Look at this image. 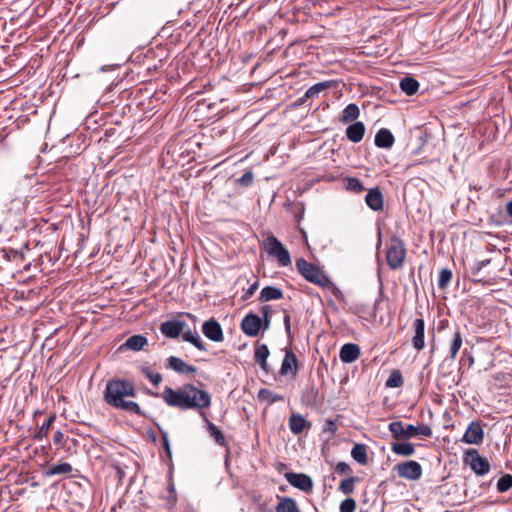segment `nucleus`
<instances>
[{
  "label": "nucleus",
  "instance_id": "obj_11",
  "mask_svg": "<svg viewBox=\"0 0 512 512\" xmlns=\"http://www.w3.org/2000/svg\"><path fill=\"white\" fill-rule=\"evenodd\" d=\"M287 482L303 492H310L313 489V481L310 476L304 473H285Z\"/></svg>",
  "mask_w": 512,
  "mask_h": 512
},
{
  "label": "nucleus",
  "instance_id": "obj_37",
  "mask_svg": "<svg viewBox=\"0 0 512 512\" xmlns=\"http://www.w3.org/2000/svg\"><path fill=\"white\" fill-rule=\"evenodd\" d=\"M56 419V415L53 414L49 416V418L38 428L37 432L34 435L35 440H43L48 436V433L52 427V424L54 423Z\"/></svg>",
  "mask_w": 512,
  "mask_h": 512
},
{
  "label": "nucleus",
  "instance_id": "obj_23",
  "mask_svg": "<svg viewBox=\"0 0 512 512\" xmlns=\"http://www.w3.org/2000/svg\"><path fill=\"white\" fill-rule=\"evenodd\" d=\"M270 352L268 349V346L266 344H257L255 348L254 353V359L255 361L260 365L261 369L268 374L269 373V366L267 364V358L269 356Z\"/></svg>",
  "mask_w": 512,
  "mask_h": 512
},
{
  "label": "nucleus",
  "instance_id": "obj_18",
  "mask_svg": "<svg viewBox=\"0 0 512 512\" xmlns=\"http://www.w3.org/2000/svg\"><path fill=\"white\" fill-rule=\"evenodd\" d=\"M167 368L180 374H192L196 372V367L184 362L181 358L170 356L167 359Z\"/></svg>",
  "mask_w": 512,
  "mask_h": 512
},
{
  "label": "nucleus",
  "instance_id": "obj_6",
  "mask_svg": "<svg viewBox=\"0 0 512 512\" xmlns=\"http://www.w3.org/2000/svg\"><path fill=\"white\" fill-rule=\"evenodd\" d=\"M406 249L403 241L394 236L387 243L386 261L390 269L396 270L403 266Z\"/></svg>",
  "mask_w": 512,
  "mask_h": 512
},
{
  "label": "nucleus",
  "instance_id": "obj_40",
  "mask_svg": "<svg viewBox=\"0 0 512 512\" xmlns=\"http://www.w3.org/2000/svg\"><path fill=\"white\" fill-rule=\"evenodd\" d=\"M355 483H356V478L353 476H350L346 479H343L340 482L338 489L345 495H350L354 492Z\"/></svg>",
  "mask_w": 512,
  "mask_h": 512
},
{
  "label": "nucleus",
  "instance_id": "obj_48",
  "mask_svg": "<svg viewBox=\"0 0 512 512\" xmlns=\"http://www.w3.org/2000/svg\"><path fill=\"white\" fill-rule=\"evenodd\" d=\"M490 264V259L477 261L473 264L471 270L473 274H478L480 270Z\"/></svg>",
  "mask_w": 512,
  "mask_h": 512
},
{
  "label": "nucleus",
  "instance_id": "obj_19",
  "mask_svg": "<svg viewBox=\"0 0 512 512\" xmlns=\"http://www.w3.org/2000/svg\"><path fill=\"white\" fill-rule=\"evenodd\" d=\"M360 353V348L357 344L346 343L341 347L339 357L344 363H352L359 358Z\"/></svg>",
  "mask_w": 512,
  "mask_h": 512
},
{
  "label": "nucleus",
  "instance_id": "obj_57",
  "mask_svg": "<svg viewBox=\"0 0 512 512\" xmlns=\"http://www.w3.org/2000/svg\"><path fill=\"white\" fill-rule=\"evenodd\" d=\"M270 326V318H263L262 319V328L264 330H267Z\"/></svg>",
  "mask_w": 512,
  "mask_h": 512
},
{
  "label": "nucleus",
  "instance_id": "obj_34",
  "mask_svg": "<svg viewBox=\"0 0 512 512\" xmlns=\"http://www.w3.org/2000/svg\"><path fill=\"white\" fill-rule=\"evenodd\" d=\"M399 86L408 96H412L418 91L419 82L415 78L407 76L400 80Z\"/></svg>",
  "mask_w": 512,
  "mask_h": 512
},
{
  "label": "nucleus",
  "instance_id": "obj_63",
  "mask_svg": "<svg viewBox=\"0 0 512 512\" xmlns=\"http://www.w3.org/2000/svg\"><path fill=\"white\" fill-rule=\"evenodd\" d=\"M445 323L447 324L448 322L447 321H442L441 325H440V328H444L445 327Z\"/></svg>",
  "mask_w": 512,
  "mask_h": 512
},
{
  "label": "nucleus",
  "instance_id": "obj_13",
  "mask_svg": "<svg viewBox=\"0 0 512 512\" xmlns=\"http://www.w3.org/2000/svg\"><path fill=\"white\" fill-rule=\"evenodd\" d=\"M202 332L206 338L213 342H222L224 340L223 329L220 323L214 318L202 324Z\"/></svg>",
  "mask_w": 512,
  "mask_h": 512
},
{
  "label": "nucleus",
  "instance_id": "obj_53",
  "mask_svg": "<svg viewBox=\"0 0 512 512\" xmlns=\"http://www.w3.org/2000/svg\"><path fill=\"white\" fill-rule=\"evenodd\" d=\"M63 440L64 434L60 430H57L53 435V442L55 444H62Z\"/></svg>",
  "mask_w": 512,
  "mask_h": 512
},
{
  "label": "nucleus",
  "instance_id": "obj_14",
  "mask_svg": "<svg viewBox=\"0 0 512 512\" xmlns=\"http://www.w3.org/2000/svg\"><path fill=\"white\" fill-rule=\"evenodd\" d=\"M414 335L411 339L412 346L415 350L421 351L425 347V322L422 318H417L412 323Z\"/></svg>",
  "mask_w": 512,
  "mask_h": 512
},
{
  "label": "nucleus",
  "instance_id": "obj_50",
  "mask_svg": "<svg viewBox=\"0 0 512 512\" xmlns=\"http://www.w3.org/2000/svg\"><path fill=\"white\" fill-rule=\"evenodd\" d=\"M162 444H163V448H164L167 456L171 457V449H170L168 435L166 432L162 433Z\"/></svg>",
  "mask_w": 512,
  "mask_h": 512
},
{
  "label": "nucleus",
  "instance_id": "obj_41",
  "mask_svg": "<svg viewBox=\"0 0 512 512\" xmlns=\"http://www.w3.org/2000/svg\"><path fill=\"white\" fill-rule=\"evenodd\" d=\"M452 279V272L448 268H443L439 272L438 287L439 289H445Z\"/></svg>",
  "mask_w": 512,
  "mask_h": 512
},
{
  "label": "nucleus",
  "instance_id": "obj_32",
  "mask_svg": "<svg viewBox=\"0 0 512 512\" xmlns=\"http://www.w3.org/2000/svg\"><path fill=\"white\" fill-rule=\"evenodd\" d=\"M391 450L394 454L401 456H412L415 453V447L409 442H396L391 446Z\"/></svg>",
  "mask_w": 512,
  "mask_h": 512
},
{
  "label": "nucleus",
  "instance_id": "obj_58",
  "mask_svg": "<svg viewBox=\"0 0 512 512\" xmlns=\"http://www.w3.org/2000/svg\"><path fill=\"white\" fill-rule=\"evenodd\" d=\"M507 213L512 217V200L507 204Z\"/></svg>",
  "mask_w": 512,
  "mask_h": 512
},
{
  "label": "nucleus",
  "instance_id": "obj_24",
  "mask_svg": "<svg viewBox=\"0 0 512 512\" xmlns=\"http://www.w3.org/2000/svg\"><path fill=\"white\" fill-rule=\"evenodd\" d=\"M394 136L390 130L386 128L380 129L375 135V145L379 148H391L394 144Z\"/></svg>",
  "mask_w": 512,
  "mask_h": 512
},
{
  "label": "nucleus",
  "instance_id": "obj_7",
  "mask_svg": "<svg viewBox=\"0 0 512 512\" xmlns=\"http://www.w3.org/2000/svg\"><path fill=\"white\" fill-rule=\"evenodd\" d=\"M463 461L479 476L486 475L490 471L489 461L480 456L476 449L467 450L464 454Z\"/></svg>",
  "mask_w": 512,
  "mask_h": 512
},
{
  "label": "nucleus",
  "instance_id": "obj_22",
  "mask_svg": "<svg viewBox=\"0 0 512 512\" xmlns=\"http://www.w3.org/2000/svg\"><path fill=\"white\" fill-rule=\"evenodd\" d=\"M365 134V125L362 122H354L346 128V137L353 143L360 142Z\"/></svg>",
  "mask_w": 512,
  "mask_h": 512
},
{
  "label": "nucleus",
  "instance_id": "obj_17",
  "mask_svg": "<svg viewBox=\"0 0 512 512\" xmlns=\"http://www.w3.org/2000/svg\"><path fill=\"white\" fill-rule=\"evenodd\" d=\"M148 344V339L141 334L130 336L123 344L118 348L119 351H140Z\"/></svg>",
  "mask_w": 512,
  "mask_h": 512
},
{
  "label": "nucleus",
  "instance_id": "obj_10",
  "mask_svg": "<svg viewBox=\"0 0 512 512\" xmlns=\"http://www.w3.org/2000/svg\"><path fill=\"white\" fill-rule=\"evenodd\" d=\"M240 327L245 335L256 337L262 328V319L254 313H248L242 319Z\"/></svg>",
  "mask_w": 512,
  "mask_h": 512
},
{
  "label": "nucleus",
  "instance_id": "obj_33",
  "mask_svg": "<svg viewBox=\"0 0 512 512\" xmlns=\"http://www.w3.org/2000/svg\"><path fill=\"white\" fill-rule=\"evenodd\" d=\"M352 458L361 465H366L368 462L367 446L365 444L357 443L351 450Z\"/></svg>",
  "mask_w": 512,
  "mask_h": 512
},
{
  "label": "nucleus",
  "instance_id": "obj_54",
  "mask_svg": "<svg viewBox=\"0 0 512 512\" xmlns=\"http://www.w3.org/2000/svg\"><path fill=\"white\" fill-rule=\"evenodd\" d=\"M260 312L263 318H270L271 307L269 305H264L261 307Z\"/></svg>",
  "mask_w": 512,
  "mask_h": 512
},
{
  "label": "nucleus",
  "instance_id": "obj_21",
  "mask_svg": "<svg viewBox=\"0 0 512 512\" xmlns=\"http://www.w3.org/2000/svg\"><path fill=\"white\" fill-rule=\"evenodd\" d=\"M289 428L294 435L301 434L305 429H310L311 423L301 414H292L289 418Z\"/></svg>",
  "mask_w": 512,
  "mask_h": 512
},
{
  "label": "nucleus",
  "instance_id": "obj_5",
  "mask_svg": "<svg viewBox=\"0 0 512 512\" xmlns=\"http://www.w3.org/2000/svg\"><path fill=\"white\" fill-rule=\"evenodd\" d=\"M263 247L270 257L277 260L279 266L287 267L291 264L289 251L273 234L269 233L267 235Z\"/></svg>",
  "mask_w": 512,
  "mask_h": 512
},
{
  "label": "nucleus",
  "instance_id": "obj_30",
  "mask_svg": "<svg viewBox=\"0 0 512 512\" xmlns=\"http://www.w3.org/2000/svg\"><path fill=\"white\" fill-rule=\"evenodd\" d=\"M360 115L359 107L354 104H348L342 111L340 121L342 123H349L355 121Z\"/></svg>",
  "mask_w": 512,
  "mask_h": 512
},
{
  "label": "nucleus",
  "instance_id": "obj_59",
  "mask_svg": "<svg viewBox=\"0 0 512 512\" xmlns=\"http://www.w3.org/2000/svg\"><path fill=\"white\" fill-rule=\"evenodd\" d=\"M306 100H307V99H304V95H303L301 98H299V99L297 100V104H298V105H302L303 103H305V102H306Z\"/></svg>",
  "mask_w": 512,
  "mask_h": 512
},
{
  "label": "nucleus",
  "instance_id": "obj_47",
  "mask_svg": "<svg viewBox=\"0 0 512 512\" xmlns=\"http://www.w3.org/2000/svg\"><path fill=\"white\" fill-rule=\"evenodd\" d=\"M335 471L338 474H344V475H348V474L352 473L350 466L345 462H339L335 467Z\"/></svg>",
  "mask_w": 512,
  "mask_h": 512
},
{
  "label": "nucleus",
  "instance_id": "obj_9",
  "mask_svg": "<svg viewBox=\"0 0 512 512\" xmlns=\"http://www.w3.org/2000/svg\"><path fill=\"white\" fill-rule=\"evenodd\" d=\"M389 431L395 439H409L417 436L416 426L404 424L402 421L391 422L388 426Z\"/></svg>",
  "mask_w": 512,
  "mask_h": 512
},
{
  "label": "nucleus",
  "instance_id": "obj_25",
  "mask_svg": "<svg viewBox=\"0 0 512 512\" xmlns=\"http://www.w3.org/2000/svg\"><path fill=\"white\" fill-rule=\"evenodd\" d=\"M462 344H463V338H462V334L460 332V328L457 325H455L453 333H452V339L449 344V353H450L449 357L451 360L456 359V356H457L460 348L462 347Z\"/></svg>",
  "mask_w": 512,
  "mask_h": 512
},
{
  "label": "nucleus",
  "instance_id": "obj_3",
  "mask_svg": "<svg viewBox=\"0 0 512 512\" xmlns=\"http://www.w3.org/2000/svg\"><path fill=\"white\" fill-rule=\"evenodd\" d=\"M296 268L305 280L321 288L328 289L336 298H339L342 294L321 268L308 262L304 258L296 260Z\"/></svg>",
  "mask_w": 512,
  "mask_h": 512
},
{
  "label": "nucleus",
  "instance_id": "obj_1",
  "mask_svg": "<svg viewBox=\"0 0 512 512\" xmlns=\"http://www.w3.org/2000/svg\"><path fill=\"white\" fill-rule=\"evenodd\" d=\"M161 398L170 407L181 410L195 409L200 413L211 405L210 395L193 384H184L176 390L165 387L161 393Z\"/></svg>",
  "mask_w": 512,
  "mask_h": 512
},
{
  "label": "nucleus",
  "instance_id": "obj_44",
  "mask_svg": "<svg viewBox=\"0 0 512 512\" xmlns=\"http://www.w3.org/2000/svg\"><path fill=\"white\" fill-rule=\"evenodd\" d=\"M142 373L151 381L155 386H158L162 381V375L160 373H154L149 368H142Z\"/></svg>",
  "mask_w": 512,
  "mask_h": 512
},
{
  "label": "nucleus",
  "instance_id": "obj_64",
  "mask_svg": "<svg viewBox=\"0 0 512 512\" xmlns=\"http://www.w3.org/2000/svg\"><path fill=\"white\" fill-rule=\"evenodd\" d=\"M360 512H368L367 510H361Z\"/></svg>",
  "mask_w": 512,
  "mask_h": 512
},
{
  "label": "nucleus",
  "instance_id": "obj_28",
  "mask_svg": "<svg viewBox=\"0 0 512 512\" xmlns=\"http://www.w3.org/2000/svg\"><path fill=\"white\" fill-rule=\"evenodd\" d=\"M283 298V291L274 286L264 287L259 295L260 302H268L271 300H279Z\"/></svg>",
  "mask_w": 512,
  "mask_h": 512
},
{
  "label": "nucleus",
  "instance_id": "obj_51",
  "mask_svg": "<svg viewBox=\"0 0 512 512\" xmlns=\"http://www.w3.org/2000/svg\"><path fill=\"white\" fill-rule=\"evenodd\" d=\"M257 289H258V282L256 281L247 289V291L243 295V299L244 300L249 299L255 293V291Z\"/></svg>",
  "mask_w": 512,
  "mask_h": 512
},
{
  "label": "nucleus",
  "instance_id": "obj_39",
  "mask_svg": "<svg viewBox=\"0 0 512 512\" xmlns=\"http://www.w3.org/2000/svg\"><path fill=\"white\" fill-rule=\"evenodd\" d=\"M403 376L399 370H393L387 381H386V387L389 388H398L403 385Z\"/></svg>",
  "mask_w": 512,
  "mask_h": 512
},
{
  "label": "nucleus",
  "instance_id": "obj_16",
  "mask_svg": "<svg viewBox=\"0 0 512 512\" xmlns=\"http://www.w3.org/2000/svg\"><path fill=\"white\" fill-rule=\"evenodd\" d=\"M366 205L373 211H382L384 207V197L378 187L369 189L365 196Z\"/></svg>",
  "mask_w": 512,
  "mask_h": 512
},
{
  "label": "nucleus",
  "instance_id": "obj_31",
  "mask_svg": "<svg viewBox=\"0 0 512 512\" xmlns=\"http://www.w3.org/2000/svg\"><path fill=\"white\" fill-rule=\"evenodd\" d=\"M276 512H301L297 506L296 501L291 497H281L277 506Z\"/></svg>",
  "mask_w": 512,
  "mask_h": 512
},
{
  "label": "nucleus",
  "instance_id": "obj_35",
  "mask_svg": "<svg viewBox=\"0 0 512 512\" xmlns=\"http://www.w3.org/2000/svg\"><path fill=\"white\" fill-rule=\"evenodd\" d=\"M257 398L259 401L266 402L267 404L283 401V396L266 388H262L258 391Z\"/></svg>",
  "mask_w": 512,
  "mask_h": 512
},
{
  "label": "nucleus",
  "instance_id": "obj_46",
  "mask_svg": "<svg viewBox=\"0 0 512 512\" xmlns=\"http://www.w3.org/2000/svg\"><path fill=\"white\" fill-rule=\"evenodd\" d=\"M337 431L336 423L332 419H326L323 425L322 432L334 435Z\"/></svg>",
  "mask_w": 512,
  "mask_h": 512
},
{
  "label": "nucleus",
  "instance_id": "obj_20",
  "mask_svg": "<svg viewBox=\"0 0 512 512\" xmlns=\"http://www.w3.org/2000/svg\"><path fill=\"white\" fill-rule=\"evenodd\" d=\"M298 361L292 350L286 349L285 356L281 364L280 374L286 375L291 372L294 376L297 373Z\"/></svg>",
  "mask_w": 512,
  "mask_h": 512
},
{
  "label": "nucleus",
  "instance_id": "obj_55",
  "mask_svg": "<svg viewBox=\"0 0 512 512\" xmlns=\"http://www.w3.org/2000/svg\"><path fill=\"white\" fill-rule=\"evenodd\" d=\"M284 326H285V330L290 333V330H291V325H290V315L288 313L285 312V315H284Z\"/></svg>",
  "mask_w": 512,
  "mask_h": 512
},
{
  "label": "nucleus",
  "instance_id": "obj_29",
  "mask_svg": "<svg viewBox=\"0 0 512 512\" xmlns=\"http://www.w3.org/2000/svg\"><path fill=\"white\" fill-rule=\"evenodd\" d=\"M201 415H202L203 419L205 420V422L207 423V428H208L210 436L214 438V440L217 444H219L220 446H225L226 439H225V436L222 433V431L215 424H213L212 422H210L208 420V418L206 417L204 412H201Z\"/></svg>",
  "mask_w": 512,
  "mask_h": 512
},
{
  "label": "nucleus",
  "instance_id": "obj_4",
  "mask_svg": "<svg viewBox=\"0 0 512 512\" xmlns=\"http://www.w3.org/2000/svg\"><path fill=\"white\" fill-rule=\"evenodd\" d=\"M28 205L27 196L15 195L5 203L3 213L6 215L5 221L14 229L23 226L20 217L25 213Z\"/></svg>",
  "mask_w": 512,
  "mask_h": 512
},
{
  "label": "nucleus",
  "instance_id": "obj_43",
  "mask_svg": "<svg viewBox=\"0 0 512 512\" xmlns=\"http://www.w3.org/2000/svg\"><path fill=\"white\" fill-rule=\"evenodd\" d=\"M0 253L8 261H18V260H22V258H23V254L14 249L0 248Z\"/></svg>",
  "mask_w": 512,
  "mask_h": 512
},
{
  "label": "nucleus",
  "instance_id": "obj_45",
  "mask_svg": "<svg viewBox=\"0 0 512 512\" xmlns=\"http://www.w3.org/2000/svg\"><path fill=\"white\" fill-rule=\"evenodd\" d=\"M356 509V501L353 498H347L340 503V512H354Z\"/></svg>",
  "mask_w": 512,
  "mask_h": 512
},
{
  "label": "nucleus",
  "instance_id": "obj_60",
  "mask_svg": "<svg viewBox=\"0 0 512 512\" xmlns=\"http://www.w3.org/2000/svg\"><path fill=\"white\" fill-rule=\"evenodd\" d=\"M187 317L190 318L193 322H196V316L190 313H186Z\"/></svg>",
  "mask_w": 512,
  "mask_h": 512
},
{
  "label": "nucleus",
  "instance_id": "obj_52",
  "mask_svg": "<svg viewBox=\"0 0 512 512\" xmlns=\"http://www.w3.org/2000/svg\"><path fill=\"white\" fill-rule=\"evenodd\" d=\"M240 183L244 185H248L253 181V174L251 172H246L240 179Z\"/></svg>",
  "mask_w": 512,
  "mask_h": 512
},
{
  "label": "nucleus",
  "instance_id": "obj_36",
  "mask_svg": "<svg viewBox=\"0 0 512 512\" xmlns=\"http://www.w3.org/2000/svg\"><path fill=\"white\" fill-rule=\"evenodd\" d=\"M72 472L71 464L67 462L59 463L57 465H53L48 470L44 472V476L51 477L60 474H69Z\"/></svg>",
  "mask_w": 512,
  "mask_h": 512
},
{
  "label": "nucleus",
  "instance_id": "obj_15",
  "mask_svg": "<svg viewBox=\"0 0 512 512\" xmlns=\"http://www.w3.org/2000/svg\"><path fill=\"white\" fill-rule=\"evenodd\" d=\"M186 327V323L181 320H168L160 325L161 333L168 338H177L181 335Z\"/></svg>",
  "mask_w": 512,
  "mask_h": 512
},
{
  "label": "nucleus",
  "instance_id": "obj_27",
  "mask_svg": "<svg viewBox=\"0 0 512 512\" xmlns=\"http://www.w3.org/2000/svg\"><path fill=\"white\" fill-rule=\"evenodd\" d=\"M183 341L191 343L199 351H206V345L199 336L198 332L192 330H185L181 333Z\"/></svg>",
  "mask_w": 512,
  "mask_h": 512
},
{
  "label": "nucleus",
  "instance_id": "obj_2",
  "mask_svg": "<svg viewBox=\"0 0 512 512\" xmlns=\"http://www.w3.org/2000/svg\"><path fill=\"white\" fill-rule=\"evenodd\" d=\"M135 396V386L133 382L128 379H110L107 381L103 392V399L109 406L143 417L146 414L140 408L139 404L126 399L127 397Z\"/></svg>",
  "mask_w": 512,
  "mask_h": 512
},
{
  "label": "nucleus",
  "instance_id": "obj_12",
  "mask_svg": "<svg viewBox=\"0 0 512 512\" xmlns=\"http://www.w3.org/2000/svg\"><path fill=\"white\" fill-rule=\"evenodd\" d=\"M484 439V430L478 421H472L467 427L461 441L467 444H481Z\"/></svg>",
  "mask_w": 512,
  "mask_h": 512
},
{
  "label": "nucleus",
  "instance_id": "obj_56",
  "mask_svg": "<svg viewBox=\"0 0 512 512\" xmlns=\"http://www.w3.org/2000/svg\"><path fill=\"white\" fill-rule=\"evenodd\" d=\"M169 492H170L171 502L174 504L176 502V493H175L174 484L172 482L169 484Z\"/></svg>",
  "mask_w": 512,
  "mask_h": 512
},
{
  "label": "nucleus",
  "instance_id": "obj_38",
  "mask_svg": "<svg viewBox=\"0 0 512 512\" xmlns=\"http://www.w3.org/2000/svg\"><path fill=\"white\" fill-rule=\"evenodd\" d=\"M346 189L354 193H362L365 190L362 182L356 177H347L345 179Z\"/></svg>",
  "mask_w": 512,
  "mask_h": 512
},
{
  "label": "nucleus",
  "instance_id": "obj_8",
  "mask_svg": "<svg viewBox=\"0 0 512 512\" xmlns=\"http://www.w3.org/2000/svg\"><path fill=\"white\" fill-rule=\"evenodd\" d=\"M394 470L400 478L410 481L419 480L423 474L422 466L415 460L398 463L394 466Z\"/></svg>",
  "mask_w": 512,
  "mask_h": 512
},
{
  "label": "nucleus",
  "instance_id": "obj_42",
  "mask_svg": "<svg viewBox=\"0 0 512 512\" xmlns=\"http://www.w3.org/2000/svg\"><path fill=\"white\" fill-rule=\"evenodd\" d=\"M512 488V475L504 474L497 482V490L500 493L506 492Z\"/></svg>",
  "mask_w": 512,
  "mask_h": 512
},
{
  "label": "nucleus",
  "instance_id": "obj_61",
  "mask_svg": "<svg viewBox=\"0 0 512 512\" xmlns=\"http://www.w3.org/2000/svg\"><path fill=\"white\" fill-rule=\"evenodd\" d=\"M187 317L190 318L193 322H196V316L190 313H186Z\"/></svg>",
  "mask_w": 512,
  "mask_h": 512
},
{
  "label": "nucleus",
  "instance_id": "obj_26",
  "mask_svg": "<svg viewBox=\"0 0 512 512\" xmlns=\"http://www.w3.org/2000/svg\"><path fill=\"white\" fill-rule=\"evenodd\" d=\"M335 86L336 82L333 80L318 82L307 89L304 94V99L316 98L322 91L333 88Z\"/></svg>",
  "mask_w": 512,
  "mask_h": 512
},
{
  "label": "nucleus",
  "instance_id": "obj_62",
  "mask_svg": "<svg viewBox=\"0 0 512 512\" xmlns=\"http://www.w3.org/2000/svg\"><path fill=\"white\" fill-rule=\"evenodd\" d=\"M146 393H147V394H149V395H152V396H154V397H158V396H159V394H158V393H153V392H151L150 390H147V391H146Z\"/></svg>",
  "mask_w": 512,
  "mask_h": 512
},
{
  "label": "nucleus",
  "instance_id": "obj_49",
  "mask_svg": "<svg viewBox=\"0 0 512 512\" xmlns=\"http://www.w3.org/2000/svg\"><path fill=\"white\" fill-rule=\"evenodd\" d=\"M417 429V436L422 435L425 437H429L432 434V430L429 426L422 425V426H416Z\"/></svg>",
  "mask_w": 512,
  "mask_h": 512
}]
</instances>
